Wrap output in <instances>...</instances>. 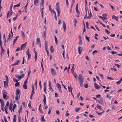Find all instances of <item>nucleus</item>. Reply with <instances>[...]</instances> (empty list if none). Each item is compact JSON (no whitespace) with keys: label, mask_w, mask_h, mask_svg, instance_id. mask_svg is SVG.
I'll list each match as a JSON object with an SVG mask.
<instances>
[{"label":"nucleus","mask_w":122,"mask_h":122,"mask_svg":"<svg viewBox=\"0 0 122 122\" xmlns=\"http://www.w3.org/2000/svg\"><path fill=\"white\" fill-rule=\"evenodd\" d=\"M79 79V82L80 84V85L81 87H82L83 82V77L82 75L79 74L78 77Z\"/></svg>","instance_id":"obj_1"},{"label":"nucleus","mask_w":122,"mask_h":122,"mask_svg":"<svg viewBox=\"0 0 122 122\" xmlns=\"http://www.w3.org/2000/svg\"><path fill=\"white\" fill-rule=\"evenodd\" d=\"M20 90L18 89H17L16 90V100L17 101V102L18 103H19L18 102H17L18 100L20 98Z\"/></svg>","instance_id":"obj_2"},{"label":"nucleus","mask_w":122,"mask_h":122,"mask_svg":"<svg viewBox=\"0 0 122 122\" xmlns=\"http://www.w3.org/2000/svg\"><path fill=\"white\" fill-rule=\"evenodd\" d=\"M47 41H45V50L46 51L47 55L48 56H49V51L47 50Z\"/></svg>","instance_id":"obj_3"},{"label":"nucleus","mask_w":122,"mask_h":122,"mask_svg":"<svg viewBox=\"0 0 122 122\" xmlns=\"http://www.w3.org/2000/svg\"><path fill=\"white\" fill-rule=\"evenodd\" d=\"M36 43L40 47H41V44L40 39L37 37L36 39Z\"/></svg>","instance_id":"obj_4"},{"label":"nucleus","mask_w":122,"mask_h":122,"mask_svg":"<svg viewBox=\"0 0 122 122\" xmlns=\"http://www.w3.org/2000/svg\"><path fill=\"white\" fill-rule=\"evenodd\" d=\"M82 50V48L80 46L78 47V53L79 54H81Z\"/></svg>","instance_id":"obj_5"},{"label":"nucleus","mask_w":122,"mask_h":122,"mask_svg":"<svg viewBox=\"0 0 122 122\" xmlns=\"http://www.w3.org/2000/svg\"><path fill=\"white\" fill-rule=\"evenodd\" d=\"M24 76V74H22L21 75V76H19L17 75L16 76V77L19 80H20L22 78H23Z\"/></svg>","instance_id":"obj_6"},{"label":"nucleus","mask_w":122,"mask_h":122,"mask_svg":"<svg viewBox=\"0 0 122 122\" xmlns=\"http://www.w3.org/2000/svg\"><path fill=\"white\" fill-rule=\"evenodd\" d=\"M27 42L25 43L24 44L21 45V50H23L24 49L26 46Z\"/></svg>","instance_id":"obj_7"},{"label":"nucleus","mask_w":122,"mask_h":122,"mask_svg":"<svg viewBox=\"0 0 122 122\" xmlns=\"http://www.w3.org/2000/svg\"><path fill=\"white\" fill-rule=\"evenodd\" d=\"M51 70L52 75H55L56 74V73L54 69L51 68Z\"/></svg>","instance_id":"obj_8"},{"label":"nucleus","mask_w":122,"mask_h":122,"mask_svg":"<svg viewBox=\"0 0 122 122\" xmlns=\"http://www.w3.org/2000/svg\"><path fill=\"white\" fill-rule=\"evenodd\" d=\"M4 102L3 101H2L1 103V107L2 110L4 111Z\"/></svg>","instance_id":"obj_9"},{"label":"nucleus","mask_w":122,"mask_h":122,"mask_svg":"<svg viewBox=\"0 0 122 122\" xmlns=\"http://www.w3.org/2000/svg\"><path fill=\"white\" fill-rule=\"evenodd\" d=\"M94 85L95 88L97 89H99L101 88L100 86H98L96 83H94Z\"/></svg>","instance_id":"obj_10"},{"label":"nucleus","mask_w":122,"mask_h":122,"mask_svg":"<svg viewBox=\"0 0 122 122\" xmlns=\"http://www.w3.org/2000/svg\"><path fill=\"white\" fill-rule=\"evenodd\" d=\"M102 15L104 16H103V18L104 19L103 20H104L103 21H104L105 20H106L107 19V14L106 13L103 14H102Z\"/></svg>","instance_id":"obj_11"},{"label":"nucleus","mask_w":122,"mask_h":122,"mask_svg":"<svg viewBox=\"0 0 122 122\" xmlns=\"http://www.w3.org/2000/svg\"><path fill=\"white\" fill-rule=\"evenodd\" d=\"M34 52L35 53V61H36V59L37 58V53L35 51V49L34 48Z\"/></svg>","instance_id":"obj_12"},{"label":"nucleus","mask_w":122,"mask_h":122,"mask_svg":"<svg viewBox=\"0 0 122 122\" xmlns=\"http://www.w3.org/2000/svg\"><path fill=\"white\" fill-rule=\"evenodd\" d=\"M63 24L64 29L65 31L66 29V26L65 22L64 21H63Z\"/></svg>","instance_id":"obj_13"},{"label":"nucleus","mask_w":122,"mask_h":122,"mask_svg":"<svg viewBox=\"0 0 122 122\" xmlns=\"http://www.w3.org/2000/svg\"><path fill=\"white\" fill-rule=\"evenodd\" d=\"M72 74L75 77V78L76 79L77 77V75L76 74V73H75L74 71H72Z\"/></svg>","instance_id":"obj_14"},{"label":"nucleus","mask_w":122,"mask_h":122,"mask_svg":"<svg viewBox=\"0 0 122 122\" xmlns=\"http://www.w3.org/2000/svg\"><path fill=\"white\" fill-rule=\"evenodd\" d=\"M3 98L4 99H7V98H6V97L7 95V94L6 93L4 92L3 93Z\"/></svg>","instance_id":"obj_15"},{"label":"nucleus","mask_w":122,"mask_h":122,"mask_svg":"<svg viewBox=\"0 0 122 122\" xmlns=\"http://www.w3.org/2000/svg\"><path fill=\"white\" fill-rule=\"evenodd\" d=\"M76 12L77 14H79L80 12L78 10V4H77L76 7Z\"/></svg>","instance_id":"obj_16"},{"label":"nucleus","mask_w":122,"mask_h":122,"mask_svg":"<svg viewBox=\"0 0 122 122\" xmlns=\"http://www.w3.org/2000/svg\"><path fill=\"white\" fill-rule=\"evenodd\" d=\"M12 13V12H10V11H8L7 13V18L8 17L10 16V15H11Z\"/></svg>","instance_id":"obj_17"},{"label":"nucleus","mask_w":122,"mask_h":122,"mask_svg":"<svg viewBox=\"0 0 122 122\" xmlns=\"http://www.w3.org/2000/svg\"><path fill=\"white\" fill-rule=\"evenodd\" d=\"M118 16H117V17H116L115 15H113L112 16V19L114 18L117 21L118 20Z\"/></svg>","instance_id":"obj_18"},{"label":"nucleus","mask_w":122,"mask_h":122,"mask_svg":"<svg viewBox=\"0 0 122 122\" xmlns=\"http://www.w3.org/2000/svg\"><path fill=\"white\" fill-rule=\"evenodd\" d=\"M46 30L45 29V31L43 32V35L44 36L43 37L44 39H45L46 38Z\"/></svg>","instance_id":"obj_19"},{"label":"nucleus","mask_w":122,"mask_h":122,"mask_svg":"<svg viewBox=\"0 0 122 122\" xmlns=\"http://www.w3.org/2000/svg\"><path fill=\"white\" fill-rule=\"evenodd\" d=\"M50 50L51 53H53L54 51V49L53 48V46H51L50 48Z\"/></svg>","instance_id":"obj_20"},{"label":"nucleus","mask_w":122,"mask_h":122,"mask_svg":"<svg viewBox=\"0 0 122 122\" xmlns=\"http://www.w3.org/2000/svg\"><path fill=\"white\" fill-rule=\"evenodd\" d=\"M44 116L43 115L41 118V121L42 122H44L45 121V120L44 118Z\"/></svg>","instance_id":"obj_21"},{"label":"nucleus","mask_w":122,"mask_h":122,"mask_svg":"<svg viewBox=\"0 0 122 122\" xmlns=\"http://www.w3.org/2000/svg\"><path fill=\"white\" fill-rule=\"evenodd\" d=\"M5 51V50L4 49H1V51L0 52V54L1 56H2L4 54V52Z\"/></svg>","instance_id":"obj_22"},{"label":"nucleus","mask_w":122,"mask_h":122,"mask_svg":"<svg viewBox=\"0 0 122 122\" xmlns=\"http://www.w3.org/2000/svg\"><path fill=\"white\" fill-rule=\"evenodd\" d=\"M38 0H34V4L36 5L38 3Z\"/></svg>","instance_id":"obj_23"},{"label":"nucleus","mask_w":122,"mask_h":122,"mask_svg":"<svg viewBox=\"0 0 122 122\" xmlns=\"http://www.w3.org/2000/svg\"><path fill=\"white\" fill-rule=\"evenodd\" d=\"M68 88L69 90V92H72V90L73 89V88L72 87H70V88L69 86H68Z\"/></svg>","instance_id":"obj_24"},{"label":"nucleus","mask_w":122,"mask_h":122,"mask_svg":"<svg viewBox=\"0 0 122 122\" xmlns=\"http://www.w3.org/2000/svg\"><path fill=\"white\" fill-rule=\"evenodd\" d=\"M92 16V15L91 13V12L90 11L89 14V16L87 17V19H89L91 18V17Z\"/></svg>","instance_id":"obj_25"},{"label":"nucleus","mask_w":122,"mask_h":122,"mask_svg":"<svg viewBox=\"0 0 122 122\" xmlns=\"http://www.w3.org/2000/svg\"><path fill=\"white\" fill-rule=\"evenodd\" d=\"M96 107L98 109H99L100 110H101L102 109V108L99 105L97 104L96 106Z\"/></svg>","instance_id":"obj_26"},{"label":"nucleus","mask_w":122,"mask_h":122,"mask_svg":"<svg viewBox=\"0 0 122 122\" xmlns=\"http://www.w3.org/2000/svg\"><path fill=\"white\" fill-rule=\"evenodd\" d=\"M55 43L56 45H57L58 44L57 43V38H56V36H55Z\"/></svg>","instance_id":"obj_27"},{"label":"nucleus","mask_w":122,"mask_h":122,"mask_svg":"<svg viewBox=\"0 0 122 122\" xmlns=\"http://www.w3.org/2000/svg\"><path fill=\"white\" fill-rule=\"evenodd\" d=\"M23 88L25 89H26L27 88V86L26 84H24L23 85Z\"/></svg>","instance_id":"obj_28"},{"label":"nucleus","mask_w":122,"mask_h":122,"mask_svg":"<svg viewBox=\"0 0 122 122\" xmlns=\"http://www.w3.org/2000/svg\"><path fill=\"white\" fill-rule=\"evenodd\" d=\"M21 32L22 33V38L24 39L25 37V36L23 32V31H21Z\"/></svg>","instance_id":"obj_29"},{"label":"nucleus","mask_w":122,"mask_h":122,"mask_svg":"<svg viewBox=\"0 0 122 122\" xmlns=\"http://www.w3.org/2000/svg\"><path fill=\"white\" fill-rule=\"evenodd\" d=\"M31 72V71L30 68H29L28 73V76L29 77L30 76V74Z\"/></svg>","instance_id":"obj_30"},{"label":"nucleus","mask_w":122,"mask_h":122,"mask_svg":"<svg viewBox=\"0 0 122 122\" xmlns=\"http://www.w3.org/2000/svg\"><path fill=\"white\" fill-rule=\"evenodd\" d=\"M107 97L109 99H111L112 97V96H110L109 94H107Z\"/></svg>","instance_id":"obj_31"},{"label":"nucleus","mask_w":122,"mask_h":122,"mask_svg":"<svg viewBox=\"0 0 122 122\" xmlns=\"http://www.w3.org/2000/svg\"><path fill=\"white\" fill-rule=\"evenodd\" d=\"M104 112V111H103V112H99L98 111H96V112L97 113L98 115H100L102 113Z\"/></svg>","instance_id":"obj_32"},{"label":"nucleus","mask_w":122,"mask_h":122,"mask_svg":"<svg viewBox=\"0 0 122 122\" xmlns=\"http://www.w3.org/2000/svg\"><path fill=\"white\" fill-rule=\"evenodd\" d=\"M26 53L28 55H31V54L30 53L29 51V49H28L26 51Z\"/></svg>","instance_id":"obj_33"},{"label":"nucleus","mask_w":122,"mask_h":122,"mask_svg":"<svg viewBox=\"0 0 122 122\" xmlns=\"http://www.w3.org/2000/svg\"><path fill=\"white\" fill-rule=\"evenodd\" d=\"M5 83L6 84V86H7L8 85V83L7 82H6L5 81H4V86L5 87V86H6V85Z\"/></svg>","instance_id":"obj_34"},{"label":"nucleus","mask_w":122,"mask_h":122,"mask_svg":"<svg viewBox=\"0 0 122 122\" xmlns=\"http://www.w3.org/2000/svg\"><path fill=\"white\" fill-rule=\"evenodd\" d=\"M97 101H98V102L99 103L101 104H103V101L102 100L101 101H100L98 100Z\"/></svg>","instance_id":"obj_35"},{"label":"nucleus","mask_w":122,"mask_h":122,"mask_svg":"<svg viewBox=\"0 0 122 122\" xmlns=\"http://www.w3.org/2000/svg\"><path fill=\"white\" fill-rule=\"evenodd\" d=\"M49 88L50 90H51V89L52 88V87H51V84L50 82V81H49Z\"/></svg>","instance_id":"obj_36"},{"label":"nucleus","mask_w":122,"mask_h":122,"mask_svg":"<svg viewBox=\"0 0 122 122\" xmlns=\"http://www.w3.org/2000/svg\"><path fill=\"white\" fill-rule=\"evenodd\" d=\"M80 108H75L76 111V112H78L79 110L80 109Z\"/></svg>","instance_id":"obj_37"},{"label":"nucleus","mask_w":122,"mask_h":122,"mask_svg":"<svg viewBox=\"0 0 122 122\" xmlns=\"http://www.w3.org/2000/svg\"><path fill=\"white\" fill-rule=\"evenodd\" d=\"M56 86L58 88L61 87V86L58 83H57L56 84Z\"/></svg>","instance_id":"obj_38"},{"label":"nucleus","mask_w":122,"mask_h":122,"mask_svg":"<svg viewBox=\"0 0 122 122\" xmlns=\"http://www.w3.org/2000/svg\"><path fill=\"white\" fill-rule=\"evenodd\" d=\"M86 38V40L88 41L89 42L90 41V40L89 39V37H88L87 36H85Z\"/></svg>","instance_id":"obj_39"},{"label":"nucleus","mask_w":122,"mask_h":122,"mask_svg":"<svg viewBox=\"0 0 122 122\" xmlns=\"http://www.w3.org/2000/svg\"><path fill=\"white\" fill-rule=\"evenodd\" d=\"M105 32H106L107 34H108L110 33V32L108 30L106 29H105Z\"/></svg>","instance_id":"obj_40"},{"label":"nucleus","mask_w":122,"mask_h":122,"mask_svg":"<svg viewBox=\"0 0 122 122\" xmlns=\"http://www.w3.org/2000/svg\"><path fill=\"white\" fill-rule=\"evenodd\" d=\"M20 63V62L19 60L17 61H16V65H17L19 64Z\"/></svg>","instance_id":"obj_41"},{"label":"nucleus","mask_w":122,"mask_h":122,"mask_svg":"<svg viewBox=\"0 0 122 122\" xmlns=\"http://www.w3.org/2000/svg\"><path fill=\"white\" fill-rule=\"evenodd\" d=\"M52 109V108L51 107L49 109V111L48 112V114H50L51 112V110Z\"/></svg>","instance_id":"obj_42"},{"label":"nucleus","mask_w":122,"mask_h":122,"mask_svg":"<svg viewBox=\"0 0 122 122\" xmlns=\"http://www.w3.org/2000/svg\"><path fill=\"white\" fill-rule=\"evenodd\" d=\"M114 65L115 66H117V67L118 68H119L120 67V65L117 64H115Z\"/></svg>","instance_id":"obj_43"},{"label":"nucleus","mask_w":122,"mask_h":122,"mask_svg":"<svg viewBox=\"0 0 122 122\" xmlns=\"http://www.w3.org/2000/svg\"><path fill=\"white\" fill-rule=\"evenodd\" d=\"M15 108V104H14L13 106V108H12V110L14 112V109Z\"/></svg>","instance_id":"obj_44"},{"label":"nucleus","mask_w":122,"mask_h":122,"mask_svg":"<svg viewBox=\"0 0 122 122\" xmlns=\"http://www.w3.org/2000/svg\"><path fill=\"white\" fill-rule=\"evenodd\" d=\"M84 87L86 88H87L88 87V85L87 84H84Z\"/></svg>","instance_id":"obj_45"},{"label":"nucleus","mask_w":122,"mask_h":122,"mask_svg":"<svg viewBox=\"0 0 122 122\" xmlns=\"http://www.w3.org/2000/svg\"><path fill=\"white\" fill-rule=\"evenodd\" d=\"M37 79H36V81L35 82V84H34V85H35V86H36V88L37 87Z\"/></svg>","instance_id":"obj_46"},{"label":"nucleus","mask_w":122,"mask_h":122,"mask_svg":"<svg viewBox=\"0 0 122 122\" xmlns=\"http://www.w3.org/2000/svg\"><path fill=\"white\" fill-rule=\"evenodd\" d=\"M110 69L112 71H117V70L115 68H110Z\"/></svg>","instance_id":"obj_47"},{"label":"nucleus","mask_w":122,"mask_h":122,"mask_svg":"<svg viewBox=\"0 0 122 122\" xmlns=\"http://www.w3.org/2000/svg\"><path fill=\"white\" fill-rule=\"evenodd\" d=\"M49 10L50 11H51V12L52 10L51 9V6L50 5H49Z\"/></svg>","instance_id":"obj_48"},{"label":"nucleus","mask_w":122,"mask_h":122,"mask_svg":"<svg viewBox=\"0 0 122 122\" xmlns=\"http://www.w3.org/2000/svg\"><path fill=\"white\" fill-rule=\"evenodd\" d=\"M11 37V36L10 35V33L9 34V35L8 36V39L7 40V41Z\"/></svg>","instance_id":"obj_49"},{"label":"nucleus","mask_w":122,"mask_h":122,"mask_svg":"<svg viewBox=\"0 0 122 122\" xmlns=\"http://www.w3.org/2000/svg\"><path fill=\"white\" fill-rule=\"evenodd\" d=\"M82 40H80L78 44V45H81L82 44Z\"/></svg>","instance_id":"obj_50"},{"label":"nucleus","mask_w":122,"mask_h":122,"mask_svg":"<svg viewBox=\"0 0 122 122\" xmlns=\"http://www.w3.org/2000/svg\"><path fill=\"white\" fill-rule=\"evenodd\" d=\"M89 117L90 118H92L95 117V116L93 115H91V114H90L89 115Z\"/></svg>","instance_id":"obj_51"},{"label":"nucleus","mask_w":122,"mask_h":122,"mask_svg":"<svg viewBox=\"0 0 122 122\" xmlns=\"http://www.w3.org/2000/svg\"><path fill=\"white\" fill-rule=\"evenodd\" d=\"M4 119L5 122H8L5 117H4Z\"/></svg>","instance_id":"obj_52"},{"label":"nucleus","mask_w":122,"mask_h":122,"mask_svg":"<svg viewBox=\"0 0 122 122\" xmlns=\"http://www.w3.org/2000/svg\"><path fill=\"white\" fill-rule=\"evenodd\" d=\"M18 119V122H21V119H20V116H19Z\"/></svg>","instance_id":"obj_53"},{"label":"nucleus","mask_w":122,"mask_h":122,"mask_svg":"<svg viewBox=\"0 0 122 122\" xmlns=\"http://www.w3.org/2000/svg\"><path fill=\"white\" fill-rule=\"evenodd\" d=\"M87 5H86L85 6V10L86 11V12H87V10H88V8L87 7Z\"/></svg>","instance_id":"obj_54"},{"label":"nucleus","mask_w":122,"mask_h":122,"mask_svg":"<svg viewBox=\"0 0 122 122\" xmlns=\"http://www.w3.org/2000/svg\"><path fill=\"white\" fill-rule=\"evenodd\" d=\"M20 2H19L18 4L16 5V7H18L20 6Z\"/></svg>","instance_id":"obj_55"},{"label":"nucleus","mask_w":122,"mask_h":122,"mask_svg":"<svg viewBox=\"0 0 122 122\" xmlns=\"http://www.w3.org/2000/svg\"><path fill=\"white\" fill-rule=\"evenodd\" d=\"M39 85L40 89H41V81H40L39 82Z\"/></svg>","instance_id":"obj_56"},{"label":"nucleus","mask_w":122,"mask_h":122,"mask_svg":"<svg viewBox=\"0 0 122 122\" xmlns=\"http://www.w3.org/2000/svg\"><path fill=\"white\" fill-rule=\"evenodd\" d=\"M111 53L112 54H117V52L116 51H112L111 52Z\"/></svg>","instance_id":"obj_57"},{"label":"nucleus","mask_w":122,"mask_h":122,"mask_svg":"<svg viewBox=\"0 0 122 122\" xmlns=\"http://www.w3.org/2000/svg\"><path fill=\"white\" fill-rule=\"evenodd\" d=\"M107 79H109V80H113V79L111 77H110L109 76H107Z\"/></svg>","instance_id":"obj_58"},{"label":"nucleus","mask_w":122,"mask_h":122,"mask_svg":"<svg viewBox=\"0 0 122 122\" xmlns=\"http://www.w3.org/2000/svg\"><path fill=\"white\" fill-rule=\"evenodd\" d=\"M13 122H15V115H14V116Z\"/></svg>","instance_id":"obj_59"},{"label":"nucleus","mask_w":122,"mask_h":122,"mask_svg":"<svg viewBox=\"0 0 122 122\" xmlns=\"http://www.w3.org/2000/svg\"><path fill=\"white\" fill-rule=\"evenodd\" d=\"M5 78L6 81H8V76L7 75H5Z\"/></svg>","instance_id":"obj_60"},{"label":"nucleus","mask_w":122,"mask_h":122,"mask_svg":"<svg viewBox=\"0 0 122 122\" xmlns=\"http://www.w3.org/2000/svg\"><path fill=\"white\" fill-rule=\"evenodd\" d=\"M74 64H73V66H72V68H71V71H74V69H73V68H74Z\"/></svg>","instance_id":"obj_61"},{"label":"nucleus","mask_w":122,"mask_h":122,"mask_svg":"<svg viewBox=\"0 0 122 122\" xmlns=\"http://www.w3.org/2000/svg\"><path fill=\"white\" fill-rule=\"evenodd\" d=\"M96 78L97 79L98 81H101L100 80V79L98 77V76H97L96 75Z\"/></svg>","instance_id":"obj_62"},{"label":"nucleus","mask_w":122,"mask_h":122,"mask_svg":"<svg viewBox=\"0 0 122 122\" xmlns=\"http://www.w3.org/2000/svg\"><path fill=\"white\" fill-rule=\"evenodd\" d=\"M19 83L18 82H16V86H20V85H19Z\"/></svg>","instance_id":"obj_63"},{"label":"nucleus","mask_w":122,"mask_h":122,"mask_svg":"<svg viewBox=\"0 0 122 122\" xmlns=\"http://www.w3.org/2000/svg\"><path fill=\"white\" fill-rule=\"evenodd\" d=\"M116 83L117 84L119 85L121 83V82L119 81H118Z\"/></svg>","instance_id":"obj_64"}]
</instances>
